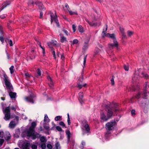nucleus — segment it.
Instances as JSON below:
<instances>
[{
    "instance_id": "nucleus-1",
    "label": "nucleus",
    "mask_w": 149,
    "mask_h": 149,
    "mask_svg": "<svg viewBox=\"0 0 149 149\" xmlns=\"http://www.w3.org/2000/svg\"><path fill=\"white\" fill-rule=\"evenodd\" d=\"M106 28L105 30L104 29L102 33V36L104 37V36L107 37H110L113 40V43L109 44L108 47L109 49L111 50L113 49L114 47H118V44L115 37V35L114 34H110L109 33L106 34V31L107 29L108 26L107 24L106 25Z\"/></svg>"
},
{
    "instance_id": "nucleus-2",
    "label": "nucleus",
    "mask_w": 149,
    "mask_h": 149,
    "mask_svg": "<svg viewBox=\"0 0 149 149\" xmlns=\"http://www.w3.org/2000/svg\"><path fill=\"white\" fill-rule=\"evenodd\" d=\"M36 125V124L35 122H33L31 124V126L29 127V130L27 132V135L28 136H31L33 139H35L37 138L40 137V134L35 132L34 129Z\"/></svg>"
},
{
    "instance_id": "nucleus-3",
    "label": "nucleus",
    "mask_w": 149,
    "mask_h": 149,
    "mask_svg": "<svg viewBox=\"0 0 149 149\" xmlns=\"http://www.w3.org/2000/svg\"><path fill=\"white\" fill-rule=\"evenodd\" d=\"M112 108H111L108 105H106V107L108 109L107 111V116L109 118L112 116L113 110L115 112H116L118 111V104L117 103H114L112 104Z\"/></svg>"
},
{
    "instance_id": "nucleus-4",
    "label": "nucleus",
    "mask_w": 149,
    "mask_h": 149,
    "mask_svg": "<svg viewBox=\"0 0 149 149\" xmlns=\"http://www.w3.org/2000/svg\"><path fill=\"white\" fill-rule=\"evenodd\" d=\"M4 77V81L5 84L6 86V88L10 91H13V86L10 83V80L8 79V77L6 74H3Z\"/></svg>"
},
{
    "instance_id": "nucleus-5",
    "label": "nucleus",
    "mask_w": 149,
    "mask_h": 149,
    "mask_svg": "<svg viewBox=\"0 0 149 149\" xmlns=\"http://www.w3.org/2000/svg\"><path fill=\"white\" fill-rule=\"evenodd\" d=\"M3 112L5 116L4 118V119L6 120L7 121L9 120L10 118V106L7 107L5 109H3Z\"/></svg>"
},
{
    "instance_id": "nucleus-6",
    "label": "nucleus",
    "mask_w": 149,
    "mask_h": 149,
    "mask_svg": "<svg viewBox=\"0 0 149 149\" xmlns=\"http://www.w3.org/2000/svg\"><path fill=\"white\" fill-rule=\"evenodd\" d=\"M116 124V123L115 121L108 122L106 124V129L109 131L113 130Z\"/></svg>"
},
{
    "instance_id": "nucleus-7",
    "label": "nucleus",
    "mask_w": 149,
    "mask_h": 149,
    "mask_svg": "<svg viewBox=\"0 0 149 149\" xmlns=\"http://www.w3.org/2000/svg\"><path fill=\"white\" fill-rule=\"evenodd\" d=\"M36 4L37 6H38L39 9L40 10H41V11H40V18H41L42 17L43 14V12L42 11V10L43 11H45V9L44 8L42 4L41 3L38 2L37 3H36Z\"/></svg>"
},
{
    "instance_id": "nucleus-8",
    "label": "nucleus",
    "mask_w": 149,
    "mask_h": 149,
    "mask_svg": "<svg viewBox=\"0 0 149 149\" xmlns=\"http://www.w3.org/2000/svg\"><path fill=\"white\" fill-rule=\"evenodd\" d=\"M50 17L51 18V23H52L53 21H54L57 24V26L58 27H59V24L57 19V17L56 15L55 14L54 15L53 13H51Z\"/></svg>"
},
{
    "instance_id": "nucleus-9",
    "label": "nucleus",
    "mask_w": 149,
    "mask_h": 149,
    "mask_svg": "<svg viewBox=\"0 0 149 149\" xmlns=\"http://www.w3.org/2000/svg\"><path fill=\"white\" fill-rule=\"evenodd\" d=\"M81 128L82 131L84 132V134L88 132L90 130L89 126L87 123H86L85 124H82L81 126Z\"/></svg>"
},
{
    "instance_id": "nucleus-10",
    "label": "nucleus",
    "mask_w": 149,
    "mask_h": 149,
    "mask_svg": "<svg viewBox=\"0 0 149 149\" xmlns=\"http://www.w3.org/2000/svg\"><path fill=\"white\" fill-rule=\"evenodd\" d=\"M85 21L88 23L91 26L96 27L97 26H99L100 25V23L94 22L93 21L92 22H90L89 21L88 19L86 18H85Z\"/></svg>"
},
{
    "instance_id": "nucleus-11",
    "label": "nucleus",
    "mask_w": 149,
    "mask_h": 149,
    "mask_svg": "<svg viewBox=\"0 0 149 149\" xmlns=\"http://www.w3.org/2000/svg\"><path fill=\"white\" fill-rule=\"evenodd\" d=\"M34 95H30L28 97H25V100L28 102H29L32 103H34Z\"/></svg>"
},
{
    "instance_id": "nucleus-12",
    "label": "nucleus",
    "mask_w": 149,
    "mask_h": 149,
    "mask_svg": "<svg viewBox=\"0 0 149 149\" xmlns=\"http://www.w3.org/2000/svg\"><path fill=\"white\" fill-rule=\"evenodd\" d=\"M100 118L102 122L106 121L109 119V118L107 116L103 113H101Z\"/></svg>"
},
{
    "instance_id": "nucleus-13",
    "label": "nucleus",
    "mask_w": 149,
    "mask_h": 149,
    "mask_svg": "<svg viewBox=\"0 0 149 149\" xmlns=\"http://www.w3.org/2000/svg\"><path fill=\"white\" fill-rule=\"evenodd\" d=\"M139 71L137 72L136 73L134 74L133 76L132 79V82L133 83H134L136 82L137 80H138L139 78Z\"/></svg>"
},
{
    "instance_id": "nucleus-14",
    "label": "nucleus",
    "mask_w": 149,
    "mask_h": 149,
    "mask_svg": "<svg viewBox=\"0 0 149 149\" xmlns=\"http://www.w3.org/2000/svg\"><path fill=\"white\" fill-rule=\"evenodd\" d=\"M13 91L8 90V92L10 98L12 99H15L16 97V93L15 92H13Z\"/></svg>"
},
{
    "instance_id": "nucleus-15",
    "label": "nucleus",
    "mask_w": 149,
    "mask_h": 149,
    "mask_svg": "<svg viewBox=\"0 0 149 149\" xmlns=\"http://www.w3.org/2000/svg\"><path fill=\"white\" fill-rule=\"evenodd\" d=\"M119 29L121 33L122 36L123 38H126V36L124 32V29L121 26H119Z\"/></svg>"
},
{
    "instance_id": "nucleus-16",
    "label": "nucleus",
    "mask_w": 149,
    "mask_h": 149,
    "mask_svg": "<svg viewBox=\"0 0 149 149\" xmlns=\"http://www.w3.org/2000/svg\"><path fill=\"white\" fill-rule=\"evenodd\" d=\"M139 77L141 78H143L145 79H147L148 77V74L144 72L143 71L141 72L140 73L139 72Z\"/></svg>"
},
{
    "instance_id": "nucleus-17",
    "label": "nucleus",
    "mask_w": 149,
    "mask_h": 149,
    "mask_svg": "<svg viewBox=\"0 0 149 149\" xmlns=\"http://www.w3.org/2000/svg\"><path fill=\"white\" fill-rule=\"evenodd\" d=\"M11 135L9 132H6L5 136V139L6 141H9L11 139Z\"/></svg>"
},
{
    "instance_id": "nucleus-18",
    "label": "nucleus",
    "mask_w": 149,
    "mask_h": 149,
    "mask_svg": "<svg viewBox=\"0 0 149 149\" xmlns=\"http://www.w3.org/2000/svg\"><path fill=\"white\" fill-rule=\"evenodd\" d=\"M16 125L15 122L13 121H11L9 125V127L11 129H13L14 128Z\"/></svg>"
},
{
    "instance_id": "nucleus-19",
    "label": "nucleus",
    "mask_w": 149,
    "mask_h": 149,
    "mask_svg": "<svg viewBox=\"0 0 149 149\" xmlns=\"http://www.w3.org/2000/svg\"><path fill=\"white\" fill-rule=\"evenodd\" d=\"M65 133L67 136L68 142H69L70 141V138L71 136V134L70 131L68 130H66Z\"/></svg>"
},
{
    "instance_id": "nucleus-20",
    "label": "nucleus",
    "mask_w": 149,
    "mask_h": 149,
    "mask_svg": "<svg viewBox=\"0 0 149 149\" xmlns=\"http://www.w3.org/2000/svg\"><path fill=\"white\" fill-rule=\"evenodd\" d=\"M89 42V40H88L84 42V45L82 49L84 50H85L87 49L88 47V43Z\"/></svg>"
},
{
    "instance_id": "nucleus-21",
    "label": "nucleus",
    "mask_w": 149,
    "mask_h": 149,
    "mask_svg": "<svg viewBox=\"0 0 149 149\" xmlns=\"http://www.w3.org/2000/svg\"><path fill=\"white\" fill-rule=\"evenodd\" d=\"M60 41L62 43H63L65 42H67L66 38L63 36L61 34H60Z\"/></svg>"
},
{
    "instance_id": "nucleus-22",
    "label": "nucleus",
    "mask_w": 149,
    "mask_h": 149,
    "mask_svg": "<svg viewBox=\"0 0 149 149\" xmlns=\"http://www.w3.org/2000/svg\"><path fill=\"white\" fill-rule=\"evenodd\" d=\"M49 81L50 82L48 83V85L51 88H52L53 86V82L52 81V80L51 78L48 77H47Z\"/></svg>"
},
{
    "instance_id": "nucleus-23",
    "label": "nucleus",
    "mask_w": 149,
    "mask_h": 149,
    "mask_svg": "<svg viewBox=\"0 0 149 149\" xmlns=\"http://www.w3.org/2000/svg\"><path fill=\"white\" fill-rule=\"evenodd\" d=\"M10 1H8L6 2L0 8V11L2 10L4 8L6 7L7 6L9 5L10 4Z\"/></svg>"
},
{
    "instance_id": "nucleus-24",
    "label": "nucleus",
    "mask_w": 149,
    "mask_h": 149,
    "mask_svg": "<svg viewBox=\"0 0 149 149\" xmlns=\"http://www.w3.org/2000/svg\"><path fill=\"white\" fill-rule=\"evenodd\" d=\"M79 101L81 103V102H83V93L82 92H80L79 93Z\"/></svg>"
},
{
    "instance_id": "nucleus-25",
    "label": "nucleus",
    "mask_w": 149,
    "mask_h": 149,
    "mask_svg": "<svg viewBox=\"0 0 149 149\" xmlns=\"http://www.w3.org/2000/svg\"><path fill=\"white\" fill-rule=\"evenodd\" d=\"M29 143H24L22 145V148L23 149H28V147L29 145Z\"/></svg>"
},
{
    "instance_id": "nucleus-26",
    "label": "nucleus",
    "mask_w": 149,
    "mask_h": 149,
    "mask_svg": "<svg viewBox=\"0 0 149 149\" xmlns=\"http://www.w3.org/2000/svg\"><path fill=\"white\" fill-rule=\"evenodd\" d=\"M37 44L39 45L40 47L42 49V52L44 55L45 54V48L44 47L42 46L41 43L38 40H36Z\"/></svg>"
},
{
    "instance_id": "nucleus-27",
    "label": "nucleus",
    "mask_w": 149,
    "mask_h": 149,
    "mask_svg": "<svg viewBox=\"0 0 149 149\" xmlns=\"http://www.w3.org/2000/svg\"><path fill=\"white\" fill-rule=\"evenodd\" d=\"M37 73L36 74L35 76L37 77H38L41 75V71L40 69L38 68L36 70Z\"/></svg>"
},
{
    "instance_id": "nucleus-28",
    "label": "nucleus",
    "mask_w": 149,
    "mask_h": 149,
    "mask_svg": "<svg viewBox=\"0 0 149 149\" xmlns=\"http://www.w3.org/2000/svg\"><path fill=\"white\" fill-rule=\"evenodd\" d=\"M43 126L44 129L47 130H49V124H47L46 123H44L43 124Z\"/></svg>"
},
{
    "instance_id": "nucleus-29",
    "label": "nucleus",
    "mask_w": 149,
    "mask_h": 149,
    "mask_svg": "<svg viewBox=\"0 0 149 149\" xmlns=\"http://www.w3.org/2000/svg\"><path fill=\"white\" fill-rule=\"evenodd\" d=\"M44 121L45 122H49V119L47 114H45V117Z\"/></svg>"
},
{
    "instance_id": "nucleus-30",
    "label": "nucleus",
    "mask_w": 149,
    "mask_h": 149,
    "mask_svg": "<svg viewBox=\"0 0 149 149\" xmlns=\"http://www.w3.org/2000/svg\"><path fill=\"white\" fill-rule=\"evenodd\" d=\"M78 29L79 32L81 33H82L84 32L83 27L81 25H79V26Z\"/></svg>"
},
{
    "instance_id": "nucleus-31",
    "label": "nucleus",
    "mask_w": 149,
    "mask_h": 149,
    "mask_svg": "<svg viewBox=\"0 0 149 149\" xmlns=\"http://www.w3.org/2000/svg\"><path fill=\"white\" fill-rule=\"evenodd\" d=\"M14 67L13 65H12L10 68L9 70L10 71V73L12 74L14 72Z\"/></svg>"
},
{
    "instance_id": "nucleus-32",
    "label": "nucleus",
    "mask_w": 149,
    "mask_h": 149,
    "mask_svg": "<svg viewBox=\"0 0 149 149\" xmlns=\"http://www.w3.org/2000/svg\"><path fill=\"white\" fill-rule=\"evenodd\" d=\"M68 12L71 15H77V13L76 11L75 12H72V11L70 10H68Z\"/></svg>"
},
{
    "instance_id": "nucleus-33",
    "label": "nucleus",
    "mask_w": 149,
    "mask_h": 149,
    "mask_svg": "<svg viewBox=\"0 0 149 149\" xmlns=\"http://www.w3.org/2000/svg\"><path fill=\"white\" fill-rule=\"evenodd\" d=\"M85 145V143L84 141H82L81 143V145L80 146V148H83L84 147Z\"/></svg>"
},
{
    "instance_id": "nucleus-34",
    "label": "nucleus",
    "mask_w": 149,
    "mask_h": 149,
    "mask_svg": "<svg viewBox=\"0 0 149 149\" xmlns=\"http://www.w3.org/2000/svg\"><path fill=\"white\" fill-rule=\"evenodd\" d=\"M34 52V50H33L31 51V53H33ZM29 57L31 59L34 58L35 57V56H34V54H33V53H32V54H31V55L29 56Z\"/></svg>"
},
{
    "instance_id": "nucleus-35",
    "label": "nucleus",
    "mask_w": 149,
    "mask_h": 149,
    "mask_svg": "<svg viewBox=\"0 0 149 149\" xmlns=\"http://www.w3.org/2000/svg\"><path fill=\"white\" fill-rule=\"evenodd\" d=\"M59 125L62 126L63 127H65L66 128V127L65 126V125L64 123L62 121H61L59 122Z\"/></svg>"
},
{
    "instance_id": "nucleus-36",
    "label": "nucleus",
    "mask_w": 149,
    "mask_h": 149,
    "mask_svg": "<svg viewBox=\"0 0 149 149\" xmlns=\"http://www.w3.org/2000/svg\"><path fill=\"white\" fill-rule=\"evenodd\" d=\"M46 140L45 137L44 136H42L40 138V141L42 142H44Z\"/></svg>"
},
{
    "instance_id": "nucleus-37",
    "label": "nucleus",
    "mask_w": 149,
    "mask_h": 149,
    "mask_svg": "<svg viewBox=\"0 0 149 149\" xmlns=\"http://www.w3.org/2000/svg\"><path fill=\"white\" fill-rule=\"evenodd\" d=\"M128 35L129 36H131L133 33V32L131 31H128L127 32Z\"/></svg>"
},
{
    "instance_id": "nucleus-38",
    "label": "nucleus",
    "mask_w": 149,
    "mask_h": 149,
    "mask_svg": "<svg viewBox=\"0 0 149 149\" xmlns=\"http://www.w3.org/2000/svg\"><path fill=\"white\" fill-rule=\"evenodd\" d=\"M56 128V129L59 131L61 132L62 131V129L61 127L59 126H57Z\"/></svg>"
},
{
    "instance_id": "nucleus-39",
    "label": "nucleus",
    "mask_w": 149,
    "mask_h": 149,
    "mask_svg": "<svg viewBox=\"0 0 149 149\" xmlns=\"http://www.w3.org/2000/svg\"><path fill=\"white\" fill-rule=\"evenodd\" d=\"M86 84H84L83 85H81L80 84H78V87L80 89L81 88L82 86H85L86 85Z\"/></svg>"
},
{
    "instance_id": "nucleus-40",
    "label": "nucleus",
    "mask_w": 149,
    "mask_h": 149,
    "mask_svg": "<svg viewBox=\"0 0 149 149\" xmlns=\"http://www.w3.org/2000/svg\"><path fill=\"white\" fill-rule=\"evenodd\" d=\"M61 116H57L55 118V120L56 121H58L61 119Z\"/></svg>"
},
{
    "instance_id": "nucleus-41",
    "label": "nucleus",
    "mask_w": 149,
    "mask_h": 149,
    "mask_svg": "<svg viewBox=\"0 0 149 149\" xmlns=\"http://www.w3.org/2000/svg\"><path fill=\"white\" fill-rule=\"evenodd\" d=\"M31 148L32 149H37V146L35 144H32L31 146Z\"/></svg>"
},
{
    "instance_id": "nucleus-42",
    "label": "nucleus",
    "mask_w": 149,
    "mask_h": 149,
    "mask_svg": "<svg viewBox=\"0 0 149 149\" xmlns=\"http://www.w3.org/2000/svg\"><path fill=\"white\" fill-rule=\"evenodd\" d=\"M87 56V55L85 56L84 57V62H83V65L84 66L85 65V64L86 63Z\"/></svg>"
},
{
    "instance_id": "nucleus-43",
    "label": "nucleus",
    "mask_w": 149,
    "mask_h": 149,
    "mask_svg": "<svg viewBox=\"0 0 149 149\" xmlns=\"http://www.w3.org/2000/svg\"><path fill=\"white\" fill-rule=\"evenodd\" d=\"M41 147L42 149H45L46 147V145L45 143H42L41 145Z\"/></svg>"
},
{
    "instance_id": "nucleus-44",
    "label": "nucleus",
    "mask_w": 149,
    "mask_h": 149,
    "mask_svg": "<svg viewBox=\"0 0 149 149\" xmlns=\"http://www.w3.org/2000/svg\"><path fill=\"white\" fill-rule=\"evenodd\" d=\"M0 40L3 43L4 42V37L2 35L0 36Z\"/></svg>"
},
{
    "instance_id": "nucleus-45",
    "label": "nucleus",
    "mask_w": 149,
    "mask_h": 149,
    "mask_svg": "<svg viewBox=\"0 0 149 149\" xmlns=\"http://www.w3.org/2000/svg\"><path fill=\"white\" fill-rule=\"evenodd\" d=\"M114 77L113 76L112 78V79H111V84L112 85H113L114 84Z\"/></svg>"
},
{
    "instance_id": "nucleus-46",
    "label": "nucleus",
    "mask_w": 149,
    "mask_h": 149,
    "mask_svg": "<svg viewBox=\"0 0 149 149\" xmlns=\"http://www.w3.org/2000/svg\"><path fill=\"white\" fill-rule=\"evenodd\" d=\"M47 148L50 149H52V146L50 144H48L47 145Z\"/></svg>"
},
{
    "instance_id": "nucleus-47",
    "label": "nucleus",
    "mask_w": 149,
    "mask_h": 149,
    "mask_svg": "<svg viewBox=\"0 0 149 149\" xmlns=\"http://www.w3.org/2000/svg\"><path fill=\"white\" fill-rule=\"evenodd\" d=\"M78 40L76 39H74L73 40V45L74 44H77L78 43Z\"/></svg>"
},
{
    "instance_id": "nucleus-48",
    "label": "nucleus",
    "mask_w": 149,
    "mask_h": 149,
    "mask_svg": "<svg viewBox=\"0 0 149 149\" xmlns=\"http://www.w3.org/2000/svg\"><path fill=\"white\" fill-rule=\"evenodd\" d=\"M8 42L10 46H13V42L11 40H9L8 41Z\"/></svg>"
},
{
    "instance_id": "nucleus-49",
    "label": "nucleus",
    "mask_w": 149,
    "mask_h": 149,
    "mask_svg": "<svg viewBox=\"0 0 149 149\" xmlns=\"http://www.w3.org/2000/svg\"><path fill=\"white\" fill-rule=\"evenodd\" d=\"M51 42V43L52 45H53L54 46H56L57 44V42L56 41H52Z\"/></svg>"
},
{
    "instance_id": "nucleus-50",
    "label": "nucleus",
    "mask_w": 149,
    "mask_h": 149,
    "mask_svg": "<svg viewBox=\"0 0 149 149\" xmlns=\"http://www.w3.org/2000/svg\"><path fill=\"white\" fill-rule=\"evenodd\" d=\"M124 68L126 71H128L129 70V67L128 66H127L126 65H124Z\"/></svg>"
},
{
    "instance_id": "nucleus-51",
    "label": "nucleus",
    "mask_w": 149,
    "mask_h": 149,
    "mask_svg": "<svg viewBox=\"0 0 149 149\" xmlns=\"http://www.w3.org/2000/svg\"><path fill=\"white\" fill-rule=\"evenodd\" d=\"M72 29H73V32H75L76 31V26H75V25L74 24H73L72 25Z\"/></svg>"
},
{
    "instance_id": "nucleus-52",
    "label": "nucleus",
    "mask_w": 149,
    "mask_h": 149,
    "mask_svg": "<svg viewBox=\"0 0 149 149\" xmlns=\"http://www.w3.org/2000/svg\"><path fill=\"white\" fill-rule=\"evenodd\" d=\"M63 31L64 32V33L67 36H68L69 35V33H68V32L66 30H63Z\"/></svg>"
},
{
    "instance_id": "nucleus-53",
    "label": "nucleus",
    "mask_w": 149,
    "mask_h": 149,
    "mask_svg": "<svg viewBox=\"0 0 149 149\" xmlns=\"http://www.w3.org/2000/svg\"><path fill=\"white\" fill-rule=\"evenodd\" d=\"M34 3V1L32 0H30L28 3V5H29L31 4H33Z\"/></svg>"
},
{
    "instance_id": "nucleus-54",
    "label": "nucleus",
    "mask_w": 149,
    "mask_h": 149,
    "mask_svg": "<svg viewBox=\"0 0 149 149\" xmlns=\"http://www.w3.org/2000/svg\"><path fill=\"white\" fill-rule=\"evenodd\" d=\"M6 53L7 56V58L8 59H9L10 58V55L8 53L6 50Z\"/></svg>"
},
{
    "instance_id": "nucleus-55",
    "label": "nucleus",
    "mask_w": 149,
    "mask_h": 149,
    "mask_svg": "<svg viewBox=\"0 0 149 149\" xmlns=\"http://www.w3.org/2000/svg\"><path fill=\"white\" fill-rule=\"evenodd\" d=\"M59 146V144L58 143H57L55 144V146L56 148L57 149L58 147Z\"/></svg>"
},
{
    "instance_id": "nucleus-56",
    "label": "nucleus",
    "mask_w": 149,
    "mask_h": 149,
    "mask_svg": "<svg viewBox=\"0 0 149 149\" xmlns=\"http://www.w3.org/2000/svg\"><path fill=\"white\" fill-rule=\"evenodd\" d=\"M135 111L134 110H132L131 113L133 116L135 115Z\"/></svg>"
},
{
    "instance_id": "nucleus-57",
    "label": "nucleus",
    "mask_w": 149,
    "mask_h": 149,
    "mask_svg": "<svg viewBox=\"0 0 149 149\" xmlns=\"http://www.w3.org/2000/svg\"><path fill=\"white\" fill-rule=\"evenodd\" d=\"M4 141V140L3 139H0V144L2 145Z\"/></svg>"
},
{
    "instance_id": "nucleus-58",
    "label": "nucleus",
    "mask_w": 149,
    "mask_h": 149,
    "mask_svg": "<svg viewBox=\"0 0 149 149\" xmlns=\"http://www.w3.org/2000/svg\"><path fill=\"white\" fill-rule=\"evenodd\" d=\"M65 8L67 9L68 10H68H69V6L68 5V4L67 3L65 4Z\"/></svg>"
},
{
    "instance_id": "nucleus-59",
    "label": "nucleus",
    "mask_w": 149,
    "mask_h": 149,
    "mask_svg": "<svg viewBox=\"0 0 149 149\" xmlns=\"http://www.w3.org/2000/svg\"><path fill=\"white\" fill-rule=\"evenodd\" d=\"M96 50H97V51L96 52H95V55L94 56H95V55L96 54H97L98 53H99L100 51V50L98 48H96Z\"/></svg>"
},
{
    "instance_id": "nucleus-60",
    "label": "nucleus",
    "mask_w": 149,
    "mask_h": 149,
    "mask_svg": "<svg viewBox=\"0 0 149 149\" xmlns=\"http://www.w3.org/2000/svg\"><path fill=\"white\" fill-rule=\"evenodd\" d=\"M47 45L49 46V47H50V48H52V46H51V45H52V43H51V42H48L47 43Z\"/></svg>"
},
{
    "instance_id": "nucleus-61",
    "label": "nucleus",
    "mask_w": 149,
    "mask_h": 149,
    "mask_svg": "<svg viewBox=\"0 0 149 149\" xmlns=\"http://www.w3.org/2000/svg\"><path fill=\"white\" fill-rule=\"evenodd\" d=\"M67 122L68 125H70L71 123L70 118H68Z\"/></svg>"
},
{
    "instance_id": "nucleus-62",
    "label": "nucleus",
    "mask_w": 149,
    "mask_h": 149,
    "mask_svg": "<svg viewBox=\"0 0 149 149\" xmlns=\"http://www.w3.org/2000/svg\"><path fill=\"white\" fill-rule=\"evenodd\" d=\"M1 18L3 19L6 17V16L5 15H2L0 16Z\"/></svg>"
},
{
    "instance_id": "nucleus-63",
    "label": "nucleus",
    "mask_w": 149,
    "mask_h": 149,
    "mask_svg": "<svg viewBox=\"0 0 149 149\" xmlns=\"http://www.w3.org/2000/svg\"><path fill=\"white\" fill-rule=\"evenodd\" d=\"M61 58L62 60H64L65 57L64 56V54H62L61 56Z\"/></svg>"
},
{
    "instance_id": "nucleus-64",
    "label": "nucleus",
    "mask_w": 149,
    "mask_h": 149,
    "mask_svg": "<svg viewBox=\"0 0 149 149\" xmlns=\"http://www.w3.org/2000/svg\"><path fill=\"white\" fill-rule=\"evenodd\" d=\"M25 76H26V77H30V75L29 74V73L28 72L26 73L25 74Z\"/></svg>"
}]
</instances>
